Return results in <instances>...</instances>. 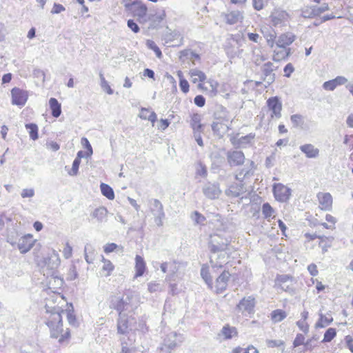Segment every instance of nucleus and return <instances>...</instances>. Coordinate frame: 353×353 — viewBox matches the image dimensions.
Returning <instances> with one entry per match:
<instances>
[{
  "mask_svg": "<svg viewBox=\"0 0 353 353\" xmlns=\"http://www.w3.org/2000/svg\"><path fill=\"white\" fill-rule=\"evenodd\" d=\"M333 321V318L330 314L324 315L322 313L319 314V319L315 324L316 328H323L329 325Z\"/></svg>",
  "mask_w": 353,
  "mask_h": 353,
  "instance_id": "473e14b6",
  "label": "nucleus"
},
{
  "mask_svg": "<svg viewBox=\"0 0 353 353\" xmlns=\"http://www.w3.org/2000/svg\"><path fill=\"white\" fill-rule=\"evenodd\" d=\"M148 291L151 293L159 292L161 290L160 283L150 282L148 284Z\"/></svg>",
  "mask_w": 353,
  "mask_h": 353,
  "instance_id": "e2e57ef3",
  "label": "nucleus"
},
{
  "mask_svg": "<svg viewBox=\"0 0 353 353\" xmlns=\"http://www.w3.org/2000/svg\"><path fill=\"white\" fill-rule=\"evenodd\" d=\"M320 208L325 211H330L332 207V196L328 193L319 192L317 194Z\"/></svg>",
  "mask_w": 353,
  "mask_h": 353,
  "instance_id": "2eb2a0df",
  "label": "nucleus"
},
{
  "mask_svg": "<svg viewBox=\"0 0 353 353\" xmlns=\"http://www.w3.org/2000/svg\"><path fill=\"white\" fill-rule=\"evenodd\" d=\"M132 297L129 295L112 296L110 300V307L117 310L119 315L128 314L133 310Z\"/></svg>",
  "mask_w": 353,
  "mask_h": 353,
  "instance_id": "f03ea898",
  "label": "nucleus"
},
{
  "mask_svg": "<svg viewBox=\"0 0 353 353\" xmlns=\"http://www.w3.org/2000/svg\"><path fill=\"white\" fill-rule=\"evenodd\" d=\"M146 46L147 47L153 50L156 54V56L161 59L162 57V52L160 48L157 46V44L153 41L152 40H147L146 41Z\"/></svg>",
  "mask_w": 353,
  "mask_h": 353,
  "instance_id": "8fccbe9b",
  "label": "nucleus"
},
{
  "mask_svg": "<svg viewBox=\"0 0 353 353\" xmlns=\"http://www.w3.org/2000/svg\"><path fill=\"white\" fill-rule=\"evenodd\" d=\"M290 121L294 128H302L305 122L304 117L299 114L291 115Z\"/></svg>",
  "mask_w": 353,
  "mask_h": 353,
  "instance_id": "37998d69",
  "label": "nucleus"
},
{
  "mask_svg": "<svg viewBox=\"0 0 353 353\" xmlns=\"http://www.w3.org/2000/svg\"><path fill=\"white\" fill-rule=\"evenodd\" d=\"M177 76L179 80L180 88H189V83L186 79H183L181 71H178Z\"/></svg>",
  "mask_w": 353,
  "mask_h": 353,
  "instance_id": "680f3d73",
  "label": "nucleus"
},
{
  "mask_svg": "<svg viewBox=\"0 0 353 353\" xmlns=\"http://www.w3.org/2000/svg\"><path fill=\"white\" fill-rule=\"evenodd\" d=\"M163 82L166 86L170 85L172 88H176V81L172 76L170 74L165 76Z\"/></svg>",
  "mask_w": 353,
  "mask_h": 353,
  "instance_id": "4d7b16f0",
  "label": "nucleus"
},
{
  "mask_svg": "<svg viewBox=\"0 0 353 353\" xmlns=\"http://www.w3.org/2000/svg\"><path fill=\"white\" fill-rule=\"evenodd\" d=\"M243 19L242 13L239 10L231 11L225 15V22L230 25H234Z\"/></svg>",
  "mask_w": 353,
  "mask_h": 353,
  "instance_id": "393cba45",
  "label": "nucleus"
},
{
  "mask_svg": "<svg viewBox=\"0 0 353 353\" xmlns=\"http://www.w3.org/2000/svg\"><path fill=\"white\" fill-rule=\"evenodd\" d=\"M245 192L246 189L244 186V183L239 181V183H234L230 185L225 190V194L228 196L238 197Z\"/></svg>",
  "mask_w": 353,
  "mask_h": 353,
  "instance_id": "dca6fc26",
  "label": "nucleus"
},
{
  "mask_svg": "<svg viewBox=\"0 0 353 353\" xmlns=\"http://www.w3.org/2000/svg\"><path fill=\"white\" fill-rule=\"evenodd\" d=\"M296 325L305 334H307L309 332V325L305 321H303V320L298 321L296 322Z\"/></svg>",
  "mask_w": 353,
  "mask_h": 353,
  "instance_id": "338daca9",
  "label": "nucleus"
},
{
  "mask_svg": "<svg viewBox=\"0 0 353 353\" xmlns=\"http://www.w3.org/2000/svg\"><path fill=\"white\" fill-rule=\"evenodd\" d=\"M269 18L273 26L281 27L285 26L289 20L290 16L286 11L280 8H275L271 12Z\"/></svg>",
  "mask_w": 353,
  "mask_h": 353,
  "instance_id": "39448f33",
  "label": "nucleus"
},
{
  "mask_svg": "<svg viewBox=\"0 0 353 353\" xmlns=\"http://www.w3.org/2000/svg\"><path fill=\"white\" fill-rule=\"evenodd\" d=\"M215 240L211 236V240L209 242V249L211 252L216 253L221 251H224L226 249L227 244L225 243H214Z\"/></svg>",
  "mask_w": 353,
  "mask_h": 353,
  "instance_id": "4c0bfd02",
  "label": "nucleus"
},
{
  "mask_svg": "<svg viewBox=\"0 0 353 353\" xmlns=\"http://www.w3.org/2000/svg\"><path fill=\"white\" fill-rule=\"evenodd\" d=\"M301 12L303 18L311 19L316 17L314 6H304L301 8Z\"/></svg>",
  "mask_w": 353,
  "mask_h": 353,
  "instance_id": "a18cd8bd",
  "label": "nucleus"
},
{
  "mask_svg": "<svg viewBox=\"0 0 353 353\" xmlns=\"http://www.w3.org/2000/svg\"><path fill=\"white\" fill-rule=\"evenodd\" d=\"M125 8L127 10H131L133 16L137 17L140 22L141 20L145 21L148 12V8L145 3L135 0L132 3H125Z\"/></svg>",
  "mask_w": 353,
  "mask_h": 353,
  "instance_id": "20e7f679",
  "label": "nucleus"
},
{
  "mask_svg": "<svg viewBox=\"0 0 353 353\" xmlns=\"http://www.w3.org/2000/svg\"><path fill=\"white\" fill-rule=\"evenodd\" d=\"M167 42H174L172 46H180L183 43V37L178 31H173L166 35Z\"/></svg>",
  "mask_w": 353,
  "mask_h": 353,
  "instance_id": "cd10ccee",
  "label": "nucleus"
},
{
  "mask_svg": "<svg viewBox=\"0 0 353 353\" xmlns=\"http://www.w3.org/2000/svg\"><path fill=\"white\" fill-rule=\"evenodd\" d=\"M202 190L204 195L210 199H215L218 198L221 192L219 184L211 182L205 183Z\"/></svg>",
  "mask_w": 353,
  "mask_h": 353,
  "instance_id": "9d476101",
  "label": "nucleus"
},
{
  "mask_svg": "<svg viewBox=\"0 0 353 353\" xmlns=\"http://www.w3.org/2000/svg\"><path fill=\"white\" fill-rule=\"evenodd\" d=\"M214 119L223 123L225 121L230 120V117L226 109L223 106H220L214 112Z\"/></svg>",
  "mask_w": 353,
  "mask_h": 353,
  "instance_id": "72a5a7b5",
  "label": "nucleus"
},
{
  "mask_svg": "<svg viewBox=\"0 0 353 353\" xmlns=\"http://www.w3.org/2000/svg\"><path fill=\"white\" fill-rule=\"evenodd\" d=\"M201 120V115L198 113H194L191 116V119H190V122L191 128L194 127L196 125L200 124Z\"/></svg>",
  "mask_w": 353,
  "mask_h": 353,
  "instance_id": "052dcab7",
  "label": "nucleus"
},
{
  "mask_svg": "<svg viewBox=\"0 0 353 353\" xmlns=\"http://www.w3.org/2000/svg\"><path fill=\"white\" fill-rule=\"evenodd\" d=\"M139 117L142 119L151 121L152 125L157 121V114L154 112H150V109L145 108H141L140 113L139 114Z\"/></svg>",
  "mask_w": 353,
  "mask_h": 353,
  "instance_id": "7c9ffc66",
  "label": "nucleus"
},
{
  "mask_svg": "<svg viewBox=\"0 0 353 353\" xmlns=\"http://www.w3.org/2000/svg\"><path fill=\"white\" fill-rule=\"evenodd\" d=\"M146 268L145 262L143 257L137 255L135 257V277H139L143 275Z\"/></svg>",
  "mask_w": 353,
  "mask_h": 353,
  "instance_id": "a878e982",
  "label": "nucleus"
},
{
  "mask_svg": "<svg viewBox=\"0 0 353 353\" xmlns=\"http://www.w3.org/2000/svg\"><path fill=\"white\" fill-rule=\"evenodd\" d=\"M46 314L44 316L45 323L50 330L52 338L59 339V343H62L70 337L68 329L65 332L63 330L62 314L65 310L57 305H50L46 303L45 305Z\"/></svg>",
  "mask_w": 353,
  "mask_h": 353,
  "instance_id": "f257e3e1",
  "label": "nucleus"
},
{
  "mask_svg": "<svg viewBox=\"0 0 353 353\" xmlns=\"http://www.w3.org/2000/svg\"><path fill=\"white\" fill-rule=\"evenodd\" d=\"M255 138L254 133H250L245 136L238 137V136L233 137L230 139L232 144L236 148H246L251 145Z\"/></svg>",
  "mask_w": 353,
  "mask_h": 353,
  "instance_id": "f8f14e48",
  "label": "nucleus"
},
{
  "mask_svg": "<svg viewBox=\"0 0 353 353\" xmlns=\"http://www.w3.org/2000/svg\"><path fill=\"white\" fill-rule=\"evenodd\" d=\"M19 236V234L15 228H13L12 230H8L7 235V242L12 245H14Z\"/></svg>",
  "mask_w": 353,
  "mask_h": 353,
  "instance_id": "09e8293b",
  "label": "nucleus"
},
{
  "mask_svg": "<svg viewBox=\"0 0 353 353\" xmlns=\"http://www.w3.org/2000/svg\"><path fill=\"white\" fill-rule=\"evenodd\" d=\"M249 174H250V170H245V168H243L239 173H237L235 175V179L239 181L243 182V179H245V176L249 175Z\"/></svg>",
  "mask_w": 353,
  "mask_h": 353,
  "instance_id": "0e129e2a",
  "label": "nucleus"
},
{
  "mask_svg": "<svg viewBox=\"0 0 353 353\" xmlns=\"http://www.w3.org/2000/svg\"><path fill=\"white\" fill-rule=\"evenodd\" d=\"M230 276V273L224 270L216 278L214 285V290L216 294H221L226 290Z\"/></svg>",
  "mask_w": 353,
  "mask_h": 353,
  "instance_id": "1a4fd4ad",
  "label": "nucleus"
},
{
  "mask_svg": "<svg viewBox=\"0 0 353 353\" xmlns=\"http://www.w3.org/2000/svg\"><path fill=\"white\" fill-rule=\"evenodd\" d=\"M336 335V330L335 328L330 327L328 328L323 336V339L322 340V343H328L330 342Z\"/></svg>",
  "mask_w": 353,
  "mask_h": 353,
  "instance_id": "de8ad7c7",
  "label": "nucleus"
},
{
  "mask_svg": "<svg viewBox=\"0 0 353 353\" xmlns=\"http://www.w3.org/2000/svg\"><path fill=\"white\" fill-rule=\"evenodd\" d=\"M295 279L289 274H277L274 280V288L293 295L295 293Z\"/></svg>",
  "mask_w": 353,
  "mask_h": 353,
  "instance_id": "7ed1b4c3",
  "label": "nucleus"
},
{
  "mask_svg": "<svg viewBox=\"0 0 353 353\" xmlns=\"http://www.w3.org/2000/svg\"><path fill=\"white\" fill-rule=\"evenodd\" d=\"M33 246L32 236L30 234L25 235L19 239L18 249L21 253L28 252Z\"/></svg>",
  "mask_w": 353,
  "mask_h": 353,
  "instance_id": "6ab92c4d",
  "label": "nucleus"
},
{
  "mask_svg": "<svg viewBox=\"0 0 353 353\" xmlns=\"http://www.w3.org/2000/svg\"><path fill=\"white\" fill-rule=\"evenodd\" d=\"M300 150L307 158L310 159L317 157L319 154V150L310 143L301 145Z\"/></svg>",
  "mask_w": 353,
  "mask_h": 353,
  "instance_id": "5701e85b",
  "label": "nucleus"
},
{
  "mask_svg": "<svg viewBox=\"0 0 353 353\" xmlns=\"http://www.w3.org/2000/svg\"><path fill=\"white\" fill-rule=\"evenodd\" d=\"M196 174L203 178L207 176V168L201 162L198 163L196 165Z\"/></svg>",
  "mask_w": 353,
  "mask_h": 353,
  "instance_id": "864d4df0",
  "label": "nucleus"
},
{
  "mask_svg": "<svg viewBox=\"0 0 353 353\" xmlns=\"http://www.w3.org/2000/svg\"><path fill=\"white\" fill-rule=\"evenodd\" d=\"M179 59L183 61L185 59H188L194 63L196 60L200 59V57L198 54L194 52L191 50L186 49L180 52Z\"/></svg>",
  "mask_w": 353,
  "mask_h": 353,
  "instance_id": "c756f323",
  "label": "nucleus"
},
{
  "mask_svg": "<svg viewBox=\"0 0 353 353\" xmlns=\"http://www.w3.org/2000/svg\"><path fill=\"white\" fill-rule=\"evenodd\" d=\"M176 333L170 332L163 340V343L160 347L161 351L170 353L176 345Z\"/></svg>",
  "mask_w": 353,
  "mask_h": 353,
  "instance_id": "f3484780",
  "label": "nucleus"
},
{
  "mask_svg": "<svg viewBox=\"0 0 353 353\" xmlns=\"http://www.w3.org/2000/svg\"><path fill=\"white\" fill-rule=\"evenodd\" d=\"M269 0H252L253 7L256 10H263L268 3Z\"/></svg>",
  "mask_w": 353,
  "mask_h": 353,
  "instance_id": "6e6d98bb",
  "label": "nucleus"
},
{
  "mask_svg": "<svg viewBox=\"0 0 353 353\" xmlns=\"http://www.w3.org/2000/svg\"><path fill=\"white\" fill-rule=\"evenodd\" d=\"M255 306V299L249 296L244 297L236 305V309L241 312L243 314L248 313L252 314L254 312V308Z\"/></svg>",
  "mask_w": 353,
  "mask_h": 353,
  "instance_id": "9b49d317",
  "label": "nucleus"
},
{
  "mask_svg": "<svg viewBox=\"0 0 353 353\" xmlns=\"http://www.w3.org/2000/svg\"><path fill=\"white\" fill-rule=\"evenodd\" d=\"M81 163V160L79 158H75L72 163V168L68 171V174L70 176H77L79 173V168Z\"/></svg>",
  "mask_w": 353,
  "mask_h": 353,
  "instance_id": "603ef678",
  "label": "nucleus"
},
{
  "mask_svg": "<svg viewBox=\"0 0 353 353\" xmlns=\"http://www.w3.org/2000/svg\"><path fill=\"white\" fill-rule=\"evenodd\" d=\"M49 105L52 117H59L61 114V103L55 98L52 97L49 100Z\"/></svg>",
  "mask_w": 353,
  "mask_h": 353,
  "instance_id": "c85d7f7f",
  "label": "nucleus"
},
{
  "mask_svg": "<svg viewBox=\"0 0 353 353\" xmlns=\"http://www.w3.org/2000/svg\"><path fill=\"white\" fill-rule=\"evenodd\" d=\"M223 125H224V123H223L219 121H214L212 123V130L214 132V133L219 135L220 134L221 129L223 128Z\"/></svg>",
  "mask_w": 353,
  "mask_h": 353,
  "instance_id": "69168bd1",
  "label": "nucleus"
},
{
  "mask_svg": "<svg viewBox=\"0 0 353 353\" xmlns=\"http://www.w3.org/2000/svg\"><path fill=\"white\" fill-rule=\"evenodd\" d=\"M26 130H28V133L31 139L35 141L38 139V126L35 123H26L25 125Z\"/></svg>",
  "mask_w": 353,
  "mask_h": 353,
  "instance_id": "ea45409f",
  "label": "nucleus"
},
{
  "mask_svg": "<svg viewBox=\"0 0 353 353\" xmlns=\"http://www.w3.org/2000/svg\"><path fill=\"white\" fill-rule=\"evenodd\" d=\"M279 50H274V54L273 56V60L275 61H279L282 59H285L288 57L290 54V48H279Z\"/></svg>",
  "mask_w": 353,
  "mask_h": 353,
  "instance_id": "f704fd0d",
  "label": "nucleus"
},
{
  "mask_svg": "<svg viewBox=\"0 0 353 353\" xmlns=\"http://www.w3.org/2000/svg\"><path fill=\"white\" fill-rule=\"evenodd\" d=\"M296 39V36L292 32H285L281 34L276 41V44L279 48H285L292 44Z\"/></svg>",
  "mask_w": 353,
  "mask_h": 353,
  "instance_id": "aec40b11",
  "label": "nucleus"
},
{
  "mask_svg": "<svg viewBox=\"0 0 353 353\" xmlns=\"http://www.w3.org/2000/svg\"><path fill=\"white\" fill-rule=\"evenodd\" d=\"M262 213L264 218L269 219L274 217V210L272 208L269 203H264L262 205Z\"/></svg>",
  "mask_w": 353,
  "mask_h": 353,
  "instance_id": "49530a36",
  "label": "nucleus"
},
{
  "mask_svg": "<svg viewBox=\"0 0 353 353\" xmlns=\"http://www.w3.org/2000/svg\"><path fill=\"white\" fill-rule=\"evenodd\" d=\"M272 63L268 62L263 66V74L265 75L264 81H267L268 85L274 80V74L272 73Z\"/></svg>",
  "mask_w": 353,
  "mask_h": 353,
  "instance_id": "bb28decb",
  "label": "nucleus"
},
{
  "mask_svg": "<svg viewBox=\"0 0 353 353\" xmlns=\"http://www.w3.org/2000/svg\"><path fill=\"white\" fill-rule=\"evenodd\" d=\"M267 103L270 110L272 112L271 117L275 116L276 118H280L281 117L282 105L279 98L277 97H271L268 100Z\"/></svg>",
  "mask_w": 353,
  "mask_h": 353,
  "instance_id": "a211bd4d",
  "label": "nucleus"
},
{
  "mask_svg": "<svg viewBox=\"0 0 353 353\" xmlns=\"http://www.w3.org/2000/svg\"><path fill=\"white\" fill-rule=\"evenodd\" d=\"M134 321V319L130 318L128 314H123L119 316L117 319V331L121 334H126L132 330L131 325Z\"/></svg>",
  "mask_w": 353,
  "mask_h": 353,
  "instance_id": "6e6552de",
  "label": "nucleus"
},
{
  "mask_svg": "<svg viewBox=\"0 0 353 353\" xmlns=\"http://www.w3.org/2000/svg\"><path fill=\"white\" fill-rule=\"evenodd\" d=\"M319 339V336L316 334L313 335L310 339H307L305 343L304 351L312 350V349L316 346L314 342Z\"/></svg>",
  "mask_w": 353,
  "mask_h": 353,
  "instance_id": "3c124183",
  "label": "nucleus"
},
{
  "mask_svg": "<svg viewBox=\"0 0 353 353\" xmlns=\"http://www.w3.org/2000/svg\"><path fill=\"white\" fill-rule=\"evenodd\" d=\"M43 263L47 270H50V272L47 273V274L52 276L54 274V271L60 265V259L58 252L56 250H52L51 253L48 254V256L44 258Z\"/></svg>",
  "mask_w": 353,
  "mask_h": 353,
  "instance_id": "0eeeda50",
  "label": "nucleus"
},
{
  "mask_svg": "<svg viewBox=\"0 0 353 353\" xmlns=\"http://www.w3.org/2000/svg\"><path fill=\"white\" fill-rule=\"evenodd\" d=\"M108 211L104 207H99L98 208H96L93 212L92 213L91 216L96 219L99 222H102L104 221L107 216Z\"/></svg>",
  "mask_w": 353,
  "mask_h": 353,
  "instance_id": "c9c22d12",
  "label": "nucleus"
},
{
  "mask_svg": "<svg viewBox=\"0 0 353 353\" xmlns=\"http://www.w3.org/2000/svg\"><path fill=\"white\" fill-rule=\"evenodd\" d=\"M287 316L286 312L280 309L275 310L271 313V319L274 323H279L283 321Z\"/></svg>",
  "mask_w": 353,
  "mask_h": 353,
  "instance_id": "58836bf2",
  "label": "nucleus"
},
{
  "mask_svg": "<svg viewBox=\"0 0 353 353\" xmlns=\"http://www.w3.org/2000/svg\"><path fill=\"white\" fill-rule=\"evenodd\" d=\"M245 159V155L242 151L232 150L227 152V160L230 166L241 165Z\"/></svg>",
  "mask_w": 353,
  "mask_h": 353,
  "instance_id": "ddd939ff",
  "label": "nucleus"
},
{
  "mask_svg": "<svg viewBox=\"0 0 353 353\" xmlns=\"http://www.w3.org/2000/svg\"><path fill=\"white\" fill-rule=\"evenodd\" d=\"M305 336L302 334H297L294 341L293 347H297L301 345L305 346Z\"/></svg>",
  "mask_w": 353,
  "mask_h": 353,
  "instance_id": "13d9d810",
  "label": "nucleus"
},
{
  "mask_svg": "<svg viewBox=\"0 0 353 353\" xmlns=\"http://www.w3.org/2000/svg\"><path fill=\"white\" fill-rule=\"evenodd\" d=\"M316 17L319 16L321 13L329 10L330 8L327 4L324 3L321 6H313Z\"/></svg>",
  "mask_w": 353,
  "mask_h": 353,
  "instance_id": "bf43d9fd",
  "label": "nucleus"
},
{
  "mask_svg": "<svg viewBox=\"0 0 353 353\" xmlns=\"http://www.w3.org/2000/svg\"><path fill=\"white\" fill-rule=\"evenodd\" d=\"M201 276L205 282L208 284V287L212 289V278L210 276L208 268L202 267L201 270Z\"/></svg>",
  "mask_w": 353,
  "mask_h": 353,
  "instance_id": "c03bdc74",
  "label": "nucleus"
},
{
  "mask_svg": "<svg viewBox=\"0 0 353 353\" xmlns=\"http://www.w3.org/2000/svg\"><path fill=\"white\" fill-rule=\"evenodd\" d=\"M150 210L153 215L161 214L165 213L163 211V206L161 201L157 199H152L150 201Z\"/></svg>",
  "mask_w": 353,
  "mask_h": 353,
  "instance_id": "2f4dec72",
  "label": "nucleus"
},
{
  "mask_svg": "<svg viewBox=\"0 0 353 353\" xmlns=\"http://www.w3.org/2000/svg\"><path fill=\"white\" fill-rule=\"evenodd\" d=\"M101 194L110 200L114 198V193L113 189L108 184L101 183L100 185Z\"/></svg>",
  "mask_w": 353,
  "mask_h": 353,
  "instance_id": "e433bc0d",
  "label": "nucleus"
},
{
  "mask_svg": "<svg viewBox=\"0 0 353 353\" xmlns=\"http://www.w3.org/2000/svg\"><path fill=\"white\" fill-rule=\"evenodd\" d=\"M237 335L238 332L236 328L235 327L230 326L229 324H225L218 334V336H223L224 340H230Z\"/></svg>",
  "mask_w": 353,
  "mask_h": 353,
  "instance_id": "412c9836",
  "label": "nucleus"
},
{
  "mask_svg": "<svg viewBox=\"0 0 353 353\" xmlns=\"http://www.w3.org/2000/svg\"><path fill=\"white\" fill-rule=\"evenodd\" d=\"M347 79L343 76H338L335 79L325 81L323 85V88H336L337 86L345 85Z\"/></svg>",
  "mask_w": 353,
  "mask_h": 353,
  "instance_id": "b1692460",
  "label": "nucleus"
},
{
  "mask_svg": "<svg viewBox=\"0 0 353 353\" xmlns=\"http://www.w3.org/2000/svg\"><path fill=\"white\" fill-rule=\"evenodd\" d=\"M128 27L134 33L139 32L140 28L138 24L133 19H129L127 22Z\"/></svg>",
  "mask_w": 353,
  "mask_h": 353,
  "instance_id": "774afa93",
  "label": "nucleus"
},
{
  "mask_svg": "<svg viewBox=\"0 0 353 353\" xmlns=\"http://www.w3.org/2000/svg\"><path fill=\"white\" fill-rule=\"evenodd\" d=\"M65 313L67 314V319L68 323L73 326L77 325V321L75 315L74 314L73 306L72 304L68 306V308L65 310Z\"/></svg>",
  "mask_w": 353,
  "mask_h": 353,
  "instance_id": "79ce46f5",
  "label": "nucleus"
},
{
  "mask_svg": "<svg viewBox=\"0 0 353 353\" xmlns=\"http://www.w3.org/2000/svg\"><path fill=\"white\" fill-rule=\"evenodd\" d=\"M272 190L276 200L279 202H287L290 198L291 189L282 183H275Z\"/></svg>",
  "mask_w": 353,
  "mask_h": 353,
  "instance_id": "423d86ee",
  "label": "nucleus"
},
{
  "mask_svg": "<svg viewBox=\"0 0 353 353\" xmlns=\"http://www.w3.org/2000/svg\"><path fill=\"white\" fill-rule=\"evenodd\" d=\"M12 103L23 107L28 98V92L25 90H11Z\"/></svg>",
  "mask_w": 353,
  "mask_h": 353,
  "instance_id": "4468645a",
  "label": "nucleus"
},
{
  "mask_svg": "<svg viewBox=\"0 0 353 353\" xmlns=\"http://www.w3.org/2000/svg\"><path fill=\"white\" fill-rule=\"evenodd\" d=\"M205 74L199 70H192L190 71V81L192 83H197L198 88H204L202 83L205 80Z\"/></svg>",
  "mask_w": 353,
  "mask_h": 353,
  "instance_id": "4be33fe9",
  "label": "nucleus"
},
{
  "mask_svg": "<svg viewBox=\"0 0 353 353\" xmlns=\"http://www.w3.org/2000/svg\"><path fill=\"white\" fill-rule=\"evenodd\" d=\"M191 218L196 224H203L205 221V216L197 211L193 212Z\"/></svg>",
  "mask_w": 353,
  "mask_h": 353,
  "instance_id": "5fc2aeb1",
  "label": "nucleus"
},
{
  "mask_svg": "<svg viewBox=\"0 0 353 353\" xmlns=\"http://www.w3.org/2000/svg\"><path fill=\"white\" fill-rule=\"evenodd\" d=\"M94 249L90 244H86L84 248V256L86 262L89 264L92 263L94 259Z\"/></svg>",
  "mask_w": 353,
  "mask_h": 353,
  "instance_id": "a19ab883",
  "label": "nucleus"
}]
</instances>
